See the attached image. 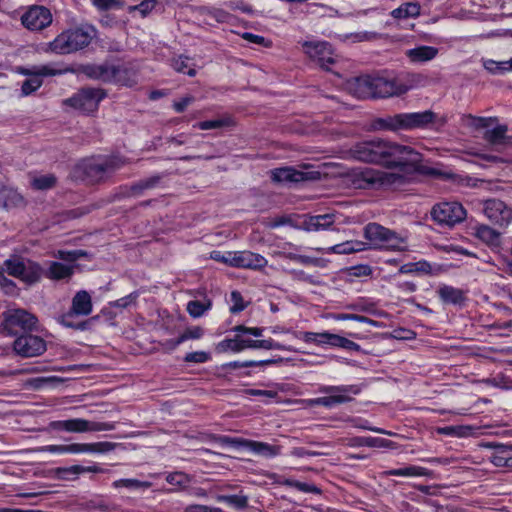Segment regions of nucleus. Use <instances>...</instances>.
<instances>
[{
	"instance_id": "obj_1",
	"label": "nucleus",
	"mask_w": 512,
	"mask_h": 512,
	"mask_svg": "<svg viewBox=\"0 0 512 512\" xmlns=\"http://www.w3.org/2000/svg\"><path fill=\"white\" fill-rule=\"evenodd\" d=\"M359 161L384 165L397 171L374 168L353 170L349 174L351 185L356 189L399 188L414 174H431L434 171L422 165V155L410 146L398 145L382 139L358 143L352 149Z\"/></svg>"
},
{
	"instance_id": "obj_2",
	"label": "nucleus",
	"mask_w": 512,
	"mask_h": 512,
	"mask_svg": "<svg viewBox=\"0 0 512 512\" xmlns=\"http://www.w3.org/2000/svg\"><path fill=\"white\" fill-rule=\"evenodd\" d=\"M96 34L95 27L89 24L67 29L48 43L47 50L59 55L71 54L87 47Z\"/></svg>"
},
{
	"instance_id": "obj_3",
	"label": "nucleus",
	"mask_w": 512,
	"mask_h": 512,
	"mask_svg": "<svg viewBox=\"0 0 512 512\" xmlns=\"http://www.w3.org/2000/svg\"><path fill=\"white\" fill-rule=\"evenodd\" d=\"M349 91L357 98H387L398 96L395 79L364 76L349 83Z\"/></svg>"
},
{
	"instance_id": "obj_4",
	"label": "nucleus",
	"mask_w": 512,
	"mask_h": 512,
	"mask_svg": "<svg viewBox=\"0 0 512 512\" xmlns=\"http://www.w3.org/2000/svg\"><path fill=\"white\" fill-rule=\"evenodd\" d=\"M436 114L431 110L399 113L375 118L371 128H421L435 124Z\"/></svg>"
},
{
	"instance_id": "obj_5",
	"label": "nucleus",
	"mask_w": 512,
	"mask_h": 512,
	"mask_svg": "<svg viewBox=\"0 0 512 512\" xmlns=\"http://www.w3.org/2000/svg\"><path fill=\"white\" fill-rule=\"evenodd\" d=\"M124 162L118 158L85 159L81 161L76 171L90 183H99L106 180L112 173L123 166Z\"/></svg>"
},
{
	"instance_id": "obj_6",
	"label": "nucleus",
	"mask_w": 512,
	"mask_h": 512,
	"mask_svg": "<svg viewBox=\"0 0 512 512\" xmlns=\"http://www.w3.org/2000/svg\"><path fill=\"white\" fill-rule=\"evenodd\" d=\"M363 235L368 249L402 250L405 243L396 232L375 222L364 227Z\"/></svg>"
},
{
	"instance_id": "obj_7",
	"label": "nucleus",
	"mask_w": 512,
	"mask_h": 512,
	"mask_svg": "<svg viewBox=\"0 0 512 512\" xmlns=\"http://www.w3.org/2000/svg\"><path fill=\"white\" fill-rule=\"evenodd\" d=\"M88 74L103 82H114L123 86L137 83L136 73L125 65L102 64L89 68Z\"/></svg>"
},
{
	"instance_id": "obj_8",
	"label": "nucleus",
	"mask_w": 512,
	"mask_h": 512,
	"mask_svg": "<svg viewBox=\"0 0 512 512\" xmlns=\"http://www.w3.org/2000/svg\"><path fill=\"white\" fill-rule=\"evenodd\" d=\"M17 72L24 76H33L22 83L21 95L28 96L37 91L42 86L43 76H55L66 72V70L56 69L52 65H34L30 67H18Z\"/></svg>"
},
{
	"instance_id": "obj_9",
	"label": "nucleus",
	"mask_w": 512,
	"mask_h": 512,
	"mask_svg": "<svg viewBox=\"0 0 512 512\" xmlns=\"http://www.w3.org/2000/svg\"><path fill=\"white\" fill-rule=\"evenodd\" d=\"M93 304L91 295L86 290L78 291L72 298L70 310L62 315L60 323L68 328L84 330L86 323L74 324L73 316H88L92 312Z\"/></svg>"
},
{
	"instance_id": "obj_10",
	"label": "nucleus",
	"mask_w": 512,
	"mask_h": 512,
	"mask_svg": "<svg viewBox=\"0 0 512 512\" xmlns=\"http://www.w3.org/2000/svg\"><path fill=\"white\" fill-rule=\"evenodd\" d=\"M49 426L53 430L70 433L111 431L115 429L114 423L89 421L82 418L52 421Z\"/></svg>"
},
{
	"instance_id": "obj_11",
	"label": "nucleus",
	"mask_w": 512,
	"mask_h": 512,
	"mask_svg": "<svg viewBox=\"0 0 512 512\" xmlns=\"http://www.w3.org/2000/svg\"><path fill=\"white\" fill-rule=\"evenodd\" d=\"M304 53L321 68L329 70L338 56L326 41H305L302 43Z\"/></svg>"
},
{
	"instance_id": "obj_12",
	"label": "nucleus",
	"mask_w": 512,
	"mask_h": 512,
	"mask_svg": "<svg viewBox=\"0 0 512 512\" xmlns=\"http://www.w3.org/2000/svg\"><path fill=\"white\" fill-rule=\"evenodd\" d=\"M320 391L328 394V396L310 400L309 404L311 406L321 405L325 407H332L351 401L352 398L349 394L359 393V389L356 386H324Z\"/></svg>"
},
{
	"instance_id": "obj_13",
	"label": "nucleus",
	"mask_w": 512,
	"mask_h": 512,
	"mask_svg": "<svg viewBox=\"0 0 512 512\" xmlns=\"http://www.w3.org/2000/svg\"><path fill=\"white\" fill-rule=\"evenodd\" d=\"M105 97V93L101 89L88 88L78 92L73 97L66 99L65 104L75 109L90 113L97 109L99 102Z\"/></svg>"
},
{
	"instance_id": "obj_14",
	"label": "nucleus",
	"mask_w": 512,
	"mask_h": 512,
	"mask_svg": "<svg viewBox=\"0 0 512 512\" xmlns=\"http://www.w3.org/2000/svg\"><path fill=\"white\" fill-rule=\"evenodd\" d=\"M6 328L12 332L31 331L36 328L37 318L23 309H10L4 313Z\"/></svg>"
},
{
	"instance_id": "obj_15",
	"label": "nucleus",
	"mask_w": 512,
	"mask_h": 512,
	"mask_svg": "<svg viewBox=\"0 0 512 512\" xmlns=\"http://www.w3.org/2000/svg\"><path fill=\"white\" fill-rule=\"evenodd\" d=\"M21 23L31 31H40L52 23V14L44 6H31L21 16Z\"/></svg>"
},
{
	"instance_id": "obj_16",
	"label": "nucleus",
	"mask_w": 512,
	"mask_h": 512,
	"mask_svg": "<svg viewBox=\"0 0 512 512\" xmlns=\"http://www.w3.org/2000/svg\"><path fill=\"white\" fill-rule=\"evenodd\" d=\"M220 442L234 447H245L254 452L255 454L265 457H274L280 453L279 446L270 445L265 442H259L243 438H231L227 436L221 437Z\"/></svg>"
},
{
	"instance_id": "obj_17",
	"label": "nucleus",
	"mask_w": 512,
	"mask_h": 512,
	"mask_svg": "<svg viewBox=\"0 0 512 512\" xmlns=\"http://www.w3.org/2000/svg\"><path fill=\"white\" fill-rule=\"evenodd\" d=\"M14 351L22 357H36L46 351L45 341L35 335L27 334L14 341Z\"/></svg>"
},
{
	"instance_id": "obj_18",
	"label": "nucleus",
	"mask_w": 512,
	"mask_h": 512,
	"mask_svg": "<svg viewBox=\"0 0 512 512\" xmlns=\"http://www.w3.org/2000/svg\"><path fill=\"white\" fill-rule=\"evenodd\" d=\"M484 215L494 224L506 226L512 219V212L499 199H489L484 202Z\"/></svg>"
},
{
	"instance_id": "obj_19",
	"label": "nucleus",
	"mask_w": 512,
	"mask_h": 512,
	"mask_svg": "<svg viewBox=\"0 0 512 512\" xmlns=\"http://www.w3.org/2000/svg\"><path fill=\"white\" fill-rule=\"evenodd\" d=\"M227 261L229 266L253 270H260L268 263L265 257L251 251L233 252Z\"/></svg>"
},
{
	"instance_id": "obj_20",
	"label": "nucleus",
	"mask_w": 512,
	"mask_h": 512,
	"mask_svg": "<svg viewBox=\"0 0 512 512\" xmlns=\"http://www.w3.org/2000/svg\"><path fill=\"white\" fill-rule=\"evenodd\" d=\"M335 222L334 214H322L313 216H304L302 222L295 227L307 232H316L329 229Z\"/></svg>"
},
{
	"instance_id": "obj_21",
	"label": "nucleus",
	"mask_w": 512,
	"mask_h": 512,
	"mask_svg": "<svg viewBox=\"0 0 512 512\" xmlns=\"http://www.w3.org/2000/svg\"><path fill=\"white\" fill-rule=\"evenodd\" d=\"M438 53V48L434 46L421 45L406 50L405 55L410 63L422 64L436 58Z\"/></svg>"
},
{
	"instance_id": "obj_22",
	"label": "nucleus",
	"mask_w": 512,
	"mask_h": 512,
	"mask_svg": "<svg viewBox=\"0 0 512 512\" xmlns=\"http://www.w3.org/2000/svg\"><path fill=\"white\" fill-rule=\"evenodd\" d=\"M474 236L489 247L497 248L501 244V233L485 224L475 227Z\"/></svg>"
},
{
	"instance_id": "obj_23",
	"label": "nucleus",
	"mask_w": 512,
	"mask_h": 512,
	"mask_svg": "<svg viewBox=\"0 0 512 512\" xmlns=\"http://www.w3.org/2000/svg\"><path fill=\"white\" fill-rule=\"evenodd\" d=\"M239 341L241 349H265V350H271V349H278V350H287L292 351V348L287 347L285 345H282L280 343L274 342L272 339H266V340H252L243 337L239 334Z\"/></svg>"
},
{
	"instance_id": "obj_24",
	"label": "nucleus",
	"mask_w": 512,
	"mask_h": 512,
	"mask_svg": "<svg viewBox=\"0 0 512 512\" xmlns=\"http://www.w3.org/2000/svg\"><path fill=\"white\" fill-rule=\"evenodd\" d=\"M271 174L274 182H301L307 179V173L291 167L274 169Z\"/></svg>"
},
{
	"instance_id": "obj_25",
	"label": "nucleus",
	"mask_w": 512,
	"mask_h": 512,
	"mask_svg": "<svg viewBox=\"0 0 512 512\" xmlns=\"http://www.w3.org/2000/svg\"><path fill=\"white\" fill-rule=\"evenodd\" d=\"M463 125L468 128H506L496 117H474L467 115L462 118Z\"/></svg>"
},
{
	"instance_id": "obj_26",
	"label": "nucleus",
	"mask_w": 512,
	"mask_h": 512,
	"mask_svg": "<svg viewBox=\"0 0 512 512\" xmlns=\"http://www.w3.org/2000/svg\"><path fill=\"white\" fill-rule=\"evenodd\" d=\"M395 80L399 96L408 92L411 89L421 86L424 82V76L417 73H411L407 74L403 78H397Z\"/></svg>"
},
{
	"instance_id": "obj_27",
	"label": "nucleus",
	"mask_w": 512,
	"mask_h": 512,
	"mask_svg": "<svg viewBox=\"0 0 512 512\" xmlns=\"http://www.w3.org/2000/svg\"><path fill=\"white\" fill-rule=\"evenodd\" d=\"M368 249L367 243L359 240L346 241L334 245L328 249L329 252L335 254H351L356 252L365 251Z\"/></svg>"
},
{
	"instance_id": "obj_28",
	"label": "nucleus",
	"mask_w": 512,
	"mask_h": 512,
	"mask_svg": "<svg viewBox=\"0 0 512 512\" xmlns=\"http://www.w3.org/2000/svg\"><path fill=\"white\" fill-rule=\"evenodd\" d=\"M74 267L60 262H51L46 272V276L52 280H62L70 278L73 275Z\"/></svg>"
},
{
	"instance_id": "obj_29",
	"label": "nucleus",
	"mask_w": 512,
	"mask_h": 512,
	"mask_svg": "<svg viewBox=\"0 0 512 512\" xmlns=\"http://www.w3.org/2000/svg\"><path fill=\"white\" fill-rule=\"evenodd\" d=\"M42 276V268L35 262L26 261L19 275V279L28 284L36 283Z\"/></svg>"
},
{
	"instance_id": "obj_30",
	"label": "nucleus",
	"mask_w": 512,
	"mask_h": 512,
	"mask_svg": "<svg viewBox=\"0 0 512 512\" xmlns=\"http://www.w3.org/2000/svg\"><path fill=\"white\" fill-rule=\"evenodd\" d=\"M420 14V5L417 2H406L391 12L395 19L415 18Z\"/></svg>"
},
{
	"instance_id": "obj_31",
	"label": "nucleus",
	"mask_w": 512,
	"mask_h": 512,
	"mask_svg": "<svg viewBox=\"0 0 512 512\" xmlns=\"http://www.w3.org/2000/svg\"><path fill=\"white\" fill-rule=\"evenodd\" d=\"M485 139L497 149H503L512 143L511 137L506 135V130H486Z\"/></svg>"
},
{
	"instance_id": "obj_32",
	"label": "nucleus",
	"mask_w": 512,
	"mask_h": 512,
	"mask_svg": "<svg viewBox=\"0 0 512 512\" xmlns=\"http://www.w3.org/2000/svg\"><path fill=\"white\" fill-rule=\"evenodd\" d=\"M335 334L329 332L315 333V332H302L299 337L306 343H314L316 345H330L333 346V339Z\"/></svg>"
},
{
	"instance_id": "obj_33",
	"label": "nucleus",
	"mask_w": 512,
	"mask_h": 512,
	"mask_svg": "<svg viewBox=\"0 0 512 512\" xmlns=\"http://www.w3.org/2000/svg\"><path fill=\"white\" fill-rule=\"evenodd\" d=\"M117 444L113 442H97V443H78L79 453H108L116 448Z\"/></svg>"
},
{
	"instance_id": "obj_34",
	"label": "nucleus",
	"mask_w": 512,
	"mask_h": 512,
	"mask_svg": "<svg viewBox=\"0 0 512 512\" xmlns=\"http://www.w3.org/2000/svg\"><path fill=\"white\" fill-rule=\"evenodd\" d=\"M489 447H494L495 452L492 454L490 461L493 463L496 467H505L507 464V459L512 452V446L511 445H492L489 444Z\"/></svg>"
},
{
	"instance_id": "obj_35",
	"label": "nucleus",
	"mask_w": 512,
	"mask_h": 512,
	"mask_svg": "<svg viewBox=\"0 0 512 512\" xmlns=\"http://www.w3.org/2000/svg\"><path fill=\"white\" fill-rule=\"evenodd\" d=\"M161 181L160 175H154L147 179L140 180L129 188V195L139 196L144 190L156 187Z\"/></svg>"
},
{
	"instance_id": "obj_36",
	"label": "nucleus",
	"mask_w": 512,
	"mask_h": 512,
	"mask_svg": "<svg viewBox=\"0 0 512 512\" xmlns=\"http://www.w3.org/2000/svg\"><path fill=\"white\" fill-rule=\"evenodd\" d=\"M57 178L53 174L37 175L33 176L30 181V185L34 190H49L55 187Z\"/></svg>"
},
{
	"instance_id": "obj_37",
	"label": "nucleus",
	"mask_w": 512,
	"mask_h": 512,
	"mask_svg": "<svg viewBox=\"0 0 512 512\" xmlns=\"http://www.w3.org/2000/svg\"><path fill=\"white\" fill-rule=\"evenodd\" d=\"M431 272V266L426 261L406 263L399 268L400 274H428Z\"/></svg>"
},
{
	"instance_id": "obj_38",
	"label": "nucleus",
	"mask_w": 512,
	"mask_h": 512,
	"mask_svg": "<svg viewBox=\"0 0 512 512\" xmlns=\"http://www.w3.org/2000/svg\"><path fill=\"white\" fill-rule=\"evenodd\" d=\"M386 473L393 476L420 477L428 475V470L419 466H407L404 468L392 469Z\"/></svg>"
},
{
	"instance_id": "obj_39",
	"label": "nucleus",
	"mask_w": 512,
	"mask_h": 512,
	"mask_svg": "<svg viewBox=\"0 0 512 512\" xmlns=\"http://www.w3.org/2000/svg\"><path fill=\"white\" fill-rule=\"evenodd\" d=\"M350 441L352 446L389 447L391 444L389 440L373 437H355Z\"/></svg>"
},
{
	"instance_id": "obj_40",
	"label": "nucleus",
	"mask_w": 512,
	"mask_h": 512,
	"mask_svg": "<svg viewBox=\"0 0 512 512\" xmlns=\"http://www.w3.org/2000/svg\"><path fill=\"white\" fill-rule=\"evenodd\" d=\"M211 301L206 299L205 301L193 300L187 304V312L193 318L201 317L207 310L211 308Z\"/></svg>"
},
{
	"instance_id": "obj_41",
	"label": "nucleus",
	"mask_w": 512,
	"mask_h": 512,
	"mask_svg": "<svg viewBox=\"0 0 512 512\" xmlns=\"http://www.w3.org/2000/svg\"><path fill=\"white\" fill-rule=\"evenodd\" d=\"M157 0H143L138 5H131L127 7V11L129 14H133L138 12L142 18L148 16L157 6Z\"/></svg>"
},
{
	"instance_id": "obj_42",
	"label": "nucleus",
	"mask_w": 512,
	"mask_h": 512,
	"mask_svg": "<svg viewBox=\"0 0 512 512\" xmlns=\"http://www.w3.org/2000/svg\"><path fill=\"white\" fill-rule=\"evenodd\" d=\"M448 203L443 202L433 206L431 217L440 226L448 225Z\"/></svg>"
},
{
	"instance_id": "obj_43",
	"label": "nucleus",
	"mask_w": 512,
	"mask_h": 512,
	"mask_svg": "<svg viewBox=\"0 0 512 512\" xmlns=\"http://www.w3.org/2000/svg\"><path fill=\"white\" fill-rule=\"evenodd\" d=\"M467 218V211L460 202H450V226L463 222Z\"/></svg>"
},
{
	"instance_id": "obj_44",
	"label": "nucleus",
	"mask_w": 512,
	"mask_h": 512,
	"mask_svg": "<svg viewBox=\"0 0 512 512\" xmlns=\"http://www.w3.org/2000/svg\"><path fill=\"white\" fill-rule=\"evenodd\" d=\"M236 122L234 118L230 115H222L217 117L216 119L204 121L201 123L200 128H220V127H229V126H235Z\"/></svg>"
},
{
	"instance_id": "obj_45",
	"label": "nucleus",
	"mask_w": 512,
	"mask_h": 512,
	"mask_svg": "<svg viewBox=\"0 0 512 512\" xmlns=\"http://www.w3.org/2000/svg\"><path fill=\"white\" fill-rule=\"evenodd\" d=\"M276 255L280 256V257H283V258H286V259H289V260H292V261H297V262H299V263H301L303 265L318 266L319 263H320V259L314 258V257H310V256H306V255H299V254H295V253H287V252H284V251L276 252Z\"/></svg>"
},
{
	"instance_id": "obj_46",
	"label": "nucleus",
	"mask_w": 512,
	"mask_h": 512,
	"mask_svg": "<svg viewBox=\"0 0 512 512\" xmlns=\"http://www.w3.org/2000/svg\"><path fill=\"white\" fill-rule=\"evenodd\" d=\"M172 67L177 72H180V73H183V74H186L189 76H194L196 73L195 69L191 65V60L187 57L180 56V57L174 59L172 62Z\"/></svg>"
},
{
	"instance_id": "obj_47",
	"label": "nucleus",
	"mask_w": 512,
	"mask_h": 512,
	"mask_svg": "<svg viewBox=\"0 0 512 512\" xmlns=\"http://www.w3.org/2000/svg\"><path fill=\"white\" fill-rule=\"evenodd\" d=\"M25 204L24 197L16 190L8 189L4 193V206L7 208L19 207Z\"/></svg>"
},
{
	"instance_id": "obj_48",
	"label": "nucleus",
	"mask_w": 512,
	"mask_h": 512,
	"mask_svg": "<svg viewBox=\"0 0 512 512\" xmlns=\"http://www.w3.org/2000/svg\"><path fill=\"white\" fill-rule=\"evenodd\" d=\"M78 443L69 444V445H48L38 448V451L41 452H51V453H79Z\"/></svg>"
},
{
	"instance_id": "obj_49",
	"label": "nucleus",
	"mask_w": 512,
	"mask_h": 512,
	"mask_svg": "<svg viewBox=\"0 0 512 512\" xmlns=\"http://www.w3.org/2000/svg\"><path fill=\"white\" fill-rule=\"evenodd\" d=\"M203 329L200 326L187 328L177 339L173 342V346H178L189 339H199L203 336Z\"/></svg>"
},
{
	"instance_id": "obj_50",
	"label": "nucleus",
	"mask_w": 512,
	"mask_h": 512,
	"mask_svg": "<svg viewBox=\"0 0 512 512\" xmlns=\"http://www.w3.org/2000/svg\"><path fill=\"white\" fill-rule=\"evenodd\" d=\"M217 501L225 502L238 509H242L247 506L248 498L240 495H219L217 496Z\"/></svg>"
},
{
	"instance_id": "obj_51",
	"label": "nucleus",
	"mask_w": 512,
	"mask_h": 512,
	"mask_svg": "<svg viewBox=\"0 0 512 512\" xmlns=\"http://www.w3.org/2000/svg\"><path fill=\"white\" fill-rule=\"evenodd\" d=\"M25 261L20 260L18 258L8 259L4 262V266L9 275L14 277H19L21 271L23 269V264Z\"/></svg>"
},
{
	"instance_id": "obj_52",
	"label": "nucleus",
	"mask_w": 512,
	"mask_h": 512,
	"mask_svg": "<svg viewBox=\"0 0 512 512\" xmlns=\"http://www.w3.org/2000/svg\"><path fill=\"white\" fill-rule=\"evenodd\" d=\"M114 487H126V488H149L150 482H143L137 479H120L113 483Z\"/></svg>"
},
{
	"instance_id": "obj_53",
	"label": "nucleus",
	"mask_w": 512,
	"mask_h": 512,
	"mask_svg": "<svg viewBox=\"0 0 512 512\" xmlns=\"http://www.w3.org/2000/svg\"><path fill=\"white\" fill-rule=\"evenodd\" d=\"M217 349L219 351H223V352L228 351V350H231L233 352L242 351L241 346H240V341H239V334H237L235 336V338H233V339H225V340L221 341L217 345Z\"/></svg>"
},
{
	"instance_id": "obj_54",
	"label": "nucleus",
	"mask_w": 512,
	"mask_h": 512,
	"mask_svg": "<svg viewBox=\"0 0 512 512\" xmlns=\"http://www.w3.org/2000/svg\"><path fill=\"white\" fill-rule=\"evenodd\" d=\"M332 339H333L334 347H341V348L351 350V351H360V346L357 343H355L345 337L335 334L334 338H332Z\"/></svg>"
},
{
	"instance_id": "obj_55",
	"label": "nucleus",
	"mask_w": 512,
	"mask_h": 512,
	"mask_svg": "<svg viewBox=\"0 0 512 512\" xmlns=\"http://www.w3.org/2000/svg\"><path fill=\"white\" fill-rule=\"evenodd\" d=\"M60 471L63 473H71L74 475H79L81 473H86V472L99 473V472H102L103 470L101 467H99L97 465L88 466V467H84L81 465H74L69 468L62 469Z\"/></svg>"
},
{
	"instance_id": "obj_56",
	"label": "nucleus",
	"mask_w": 512,
	"mask_h": 512,
	"mask_svg": "<svg viewBox=\"0 0 512 512\" xmlns=\"http://www.w3.org/2000/svg\"><path fill=\"white\" fill-rule=\"evenodd\" d=\"M231 302L232 306L230 307L231 313H239L243 311L246 307V304L243 300V297L239 291L231 292Z\"/></svg>"
},
{
	"instance_id": "obj_57",
	"label": "nucleus",
	"mask_w": 512,
	"mask_h": 512,
	"mask_svg": "<svg viewBox=\"0 0 512 512\" xmlns=\"http://www.w3.org/2000/svg\"><path fill=\"white\" fill-rule=\"evenodd\" d=\"M138 298L137 292H132L129 295L122 297L114 302H111L110 305L116 308H127L131 305H135Z\"/></svg>"
},
{
	"instance_id": "obj_58",
	"label": "nucleus",
	"mask_w": 512,
	"mask_h": 512,
	"mask_svg": "<svg viewBox=\"0 0 512 512\" xmlns=\"http://www.w3.org/2000/svg\"><path fill=\"white\" fill-rule=\"evenodd\" d=\"M210 356L204 351H196L186 354L184 360L191 363H205L209 360Z\"/></svg>"
},
{
	"instance_id": "obj_59",
	"label": "nucleus",
	"mask_w": 512,
	"mask_h": 512,
	"mask_svg": "<svg viewBox=\"0 0 512 512\" xmlns=\"http://www.w3.org/2000/svg\"><path fill=\"white\" fill-rule=\"evenodd\" d=\"M502 63H504V61H494V60H486L484 61V67L486 70H488L489 72L493 73V74H504L506 72H509V70H506V69H503V65Z\"/></svg>"
},
{
	"instance_id": "obj_60",
	"label": "nucleus",
	"mask_w": 512,
	"mask_h": 512,
	"mask_svg": "<svg viewBox=\"0 0 512 512\" xmlns=\"http://www.w3.org/2000/svg\"><path fill=\"white\" fill-rule=\"evenodd\" d=\"M195 98L191 95H186L173 102V108L176 112H183L188 106L194 102Z\"/></svg>"
},
{
	"instance_id": "obj_61",
	"label": "nucleus",
	"mask_w": 512,
	"mask_h": 512,
	"mask_svg": "<svg viewBox=\"0 0 512 512\" xmlns=\"http://www.w3.org/2000/svg\"><path fill=\"white\" fill-rule=\"evenodd\" d=\"M285 225H291L293 226V223H292V220L290 217L288 216H277L273 219H270L267 223H266V226L270 229H274V228H277V227H280V226H285ZM296 225H294L295 227Z\"/></svg>"
},
{
	"instance_id": "obj_62",
	"label": "nucleus",
	"mask_w": 512,
	"mask_h": 512,
	"mask_svg": "<svg viewBox=\"0 0 512 512\" xmlns=\"http://www.w3.org/2000/svg\"><path fill=\"white\" fill-rule=\"evenodd\" d=\"M242 38L250 43H254L257 45H262L265 47H269L271 45V42L266 40L263 36L256 35L253 33L245 32L242 34Z\"/></svg>"
},
{
	"instance_id": "obj_63",
	"label": "nucleus",
	"mask_w": 512,
	"mask_h": 512,
	"mask_svg": "<svg viewBox=\"0 0 512 512\" xmlns=\"http://www.w3.org/2000/svg\"><path fill=\"white\" fill-rule=\"evenodd\" d=\"M86 253L82 250L75 251H58V257L62 260L74 262L80 257L85 256Z\"/></svg>"
},
{
	"instance_id": "obj_64",
	"label": "nucleus",
	"mask_w": 512,
	"mask_h": 512,
	"mask_svg": "<svg viewBox=\"0 0 512 512\" xmlns=\"http://www.w3.org/2000/svg\"><path fill=\"white\" fill-rule=\"evenodd\" d=\"M185 512H224L217 507H209L206 505L194 504L186 507Z\"/></svg>"
}]
</instances>
